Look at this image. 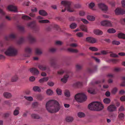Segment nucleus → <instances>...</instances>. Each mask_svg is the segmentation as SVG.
Here are the masks:
<instances>
[{"instance_id": "59", "label": "nucleus", "mask_w": 125, "mask_h": 125, "mask_svg": "<svg viewBox=\"0 0 125 125\" xmlns=\"http://www.w3.org/2000/svg\"><path fill=\"white\" fill-rule=\"evenodd\" d=\"M74 8L76 9H79L81 7V5L79 4H75L74 5Z\"/></svg>"}, {"instance_id": "11", "label": "nucleus", "mask_w": 125, "mask_h": 125, "mask_svg": "<svg viewBox=\"0 0 125 125\" xmlns=\"http://www.w3.org/2000/svg\"><path fill=\"white\" fill-rule=\"evenodd\" d=\"M115 14L117 15H123L125 14V10L120 8H117L115 10Z\"/></svg>"}, {"instance_id": "61", "label": "nucleus", "mask_w": 125, "mask_h": 125, "mask_svg": "<svg viewBox=\"0 0 125 125\" xmlns=\"http://www.w3.org/2000/svg\"><path fill=\"white\" fill-rule=\"evenodd\" d=\"M117 88H115L112 90L111 93L113 94H115L117 92Z\"/></svg>"}, {"instance_id": "29", "label": "nucleus", "mask_w": 125, "mask_h": 125, "mask_svg": "<svg viewBox=\"0 0 125 125\" xmlns=\"http://www.w3.org/2000/svg\"><path fill=\"white\" fill-rule=\"evenodd\" d=\"M73 120V118L72 117L70 116H67L66 117L65 120L66 122H72Z\"/></svg>"}, {"instance_id": "16", "label": "nucleus", "mask_w": 125, "mask_h": 125, "mask_svg": "<svg viewBox=\"0 0 125 125\" xmlns=\"http://www.w3.org/2000/svg\"><path fill=\"white\" fill-rule=\"evenodd\" d=\"M61 3L63 4L67 8L70 7L71 2L70 1H62L61 2Z\"/></svg>"}, {"instance_id": "52", "label": "nucleus", "mask_w": 125, "mask_h": 125, "mask_svg": "<svg viewBox=\"0 0 125 125\" xmlns=\"http://www.w3.org/2000/svg\"><path fill=\"white\" fill-rule=\"evenodd\" d=\"M24 97L26 100L29 101H32L33 100V98L31 96L27 97L25 96H24Z\"/></svg>"}, {"instance_id": "36", "label": "nucleus", "mask_w": 125, "mask_h": 125, "mask_svg": "<svg viewBox=\"0 0 125 125\" xmlns=\"http://www.w3.org/2000/svg\"><path fill=\"white\" fill-rule=\"evenodd\" d=\"M36 98L39 100H41L44 98V96L41 94H37L36 96Z\"/></svg>"}, {"instance_id": "33", "label": "nucleus", "mask_w": 125, "mask_h": 125, "mask_svg": "<svg viewBox=\"0 0 125 125\" xmlns=\"http://www.w3.org/2000/svg\"><path fill=\"white\" fill-rule=\"evenodd\" d=\"M118 37L119 39H125V34L122 33H119L118 34Z\"/></svg>"}, {"instance_id": "51", "label": "nucleus", "mask_w": 125, "mask_h": 125, "mask_svg": "<svg viewBox=\"0 0 125 125\" xmlns=\"http://www.w3.org/2000/svg\"><path fill=\"white\" fill-rule=\"evenodd\" d=\"M89 49L92 51H97L98 50V48L95 47H90Z\"/></svg>"}, {"instance_id": "28", "label": "nucleus", "mask_w": 125, "mask_h": 125, "mask_svg": "<svg viewBox=\"0 0 125 125\" xmlns=\"http://www.w3.org/2000/svg\"><path fill=\"white\" fill-rule=\"evenodd\" d=\"M80 28L82 31L87 32V29L86 26L83 24H81L80 26Z\"/></svg>"}, {"instance_id": "48", "label": "nucleus", "mask_w": 125, "mask_h": 125, "mask_svg": "<svg viewBox=\"0 0 125 125\" xmlns=\"http://www.w3.org/2000/svg\"><path fill=\"white\" fill-rule=\"evenodd\" d=\"M67 50L69 51L77 53L78 52V51L77 50L73 49L71 48H68Z\"/></svg>"}, {"instance_id": "40", "label": "nucleus", "mask_w": 125, "mask_h": 125, "mask_svg": "<svg viewBox=\"0 0 125 125\" xmlns=\"http://www.w3.org/2000/svg\"><path fill=\"white\" fill-rule=\"evenodd\" d=\"M32 30L35 32H37L39 31L40 28L39 27H37L36 25Z\"/></svg>"}, {"instance_id": "45", "label": "nucleus", "mask_w": 125, "mask_h": 125, "mask_svg": "<svg viewBox=\"0 0 125 125\" xmlns=\"http://www.w3.org/2000/svg\"><path fill=\"white\" fill-rule=\"evenodd\" d=\"M64 94L65 96L67 97H69L70 95L69 91L67 90H66L65 91Z\"/></svg>"}, {"instance_id": "35", "label": "nucleus", "mask_w": 125, "mask_h": 125, "mask_svg": "<svg viewBox=\"0 0 125 125\" xmlns=\"http://www.w3.org/2000/svg\"><path fill=\"white\" fill-rule=\"evenodd\" d=\"M125 115L123 113H121L120 114L118 115V118L119 120H122L124 118Z\"/></svg>"}, {"instance_id": "20", "label": "nucleus", "mask_w": 125, "mask_h": 125, "mask_svg": "<svg viewBox=\"0 0 125 125\" xmlns=\"http://www.w3.org/2000/svg\"><path fill=\"white\" fill-rule=\"evenodd\" d=\"M38 68L42 71H45L47 69L48 67L46 65H38Z\"/></svg>"}, {"instance_id": "64", "label": "nucleus", "mask_w": 125, "mask_h": 125, "mask_svg": "<svg viewBox=\"0 0 125 125\" xmlns=\"http://www.w3.org/2000/svg\"><path fill=\"white\" fill-rule=\"evenodd\" d=\"M122 79L124 81L121 84V86H125V77H123L122 78Z\"/></svg>"}, {"instance_id": "15", "label": "nucleus", "mask_w": 125, "mask_h": 125, "mask_svg": "<svg viewBox=\"0 0 125 125\" xmlns=\"http://www.w3.org/2000/svg\"><path fill=\"white\" fill-rule=\"evenodd\" d=\"M36 25V22L34 21L28 23L27 24V26L28 27L32 29Z\"/></svg>"}, {"instance_id": "25", "label": "nucleus", "mask_w": 125, "mask_h": 125, "mask_svg": "<svg viewBox=\"0 0 125 125\" xmlns=\"http://www.w3.org/2000/svg\"><path fill=\"white\" fill-rule=\"evenodd\" d=\"M20 108L19 107H17L13 112V115L14 116H17L19 113V110Z\"/></svg>"}, {"instance_id": "27", "label": "nucleus", "mask_w": 125, "mask_h": 125, "mask_svg": "<svg viewBox=\"0 0 125 125\" xmlns=\"http://www.w3.org/2000/svg\"><path fill=\"white\" fill-rule=\"evenodd\" d=\"M88 92L92 94H95L94 89L92 88H89L88 89Z\"/></svg>"}, {"instance_id": "41", "label": "nucleus", "mask_w": 125, "mask_h": 125, "mask_svg": "<svg viewBox=\"0 0 125 125\" xmlns=\"http://www.w3.org/2000/svg\"><path fill=\"white\" fill-rule=\"evenodd\" d=\"M77 26V24L75 23H71L70 25V27L71 29H73L76 28Z\"/></svg>"}, {"instance_id": "47", "label": "nucleus", "mask_w": 125, "mask_h": 125, "mask_svg": "<svg viewBox=\"0 0 125 125\" xmlns=\"http://www.w3.org/2000/svg\"><path fill=\"white\" fill-rule=\"evenodd\" d=\"M46 93L48 95H52L53 93V91L50 89H48L46 91Z\"/></svg>"}, {"instance_id": "30", "label": "nucleus", "mask_w": 125, "mask_h": 125, "mask_svg": "<svg viewBox=\"0 0 125 125\" xmlns=\"http://www.w3.org/2000/svg\"><path fill=\"white\" fill-rule=\"evenodd\" d=\"M21 18L23 20L26 21L32 20L31 17L26 15H23L21 17Z\"/></svg>"}, {"instance_id": "57", "label": "nucleus", "mask_w": 125, "mask_h": 125, "mask_svg": "<svg viewBox=\"0 0 125 125\" xmlns=\"http://www.w3.org/2000/svg\"><path fill=\"white\" fill-rule=\"evenodd\" d=\"M87 71L89 73H91L94 72V71L93 70L89 68H88L87 69Z\"/></svg>"}, {"instance_id": "6", "label": "nucleus", "mask_w": 125, "mask_h": 125, "mask_svg": "<svg viewBox=\"0 0 125 125\" xmlns=\"http://www.w3.org/2000/svg\"><path fill=\"white\" fill-rule=\"evenodd\" d=\"M112 22L110 21L104 20L101 22L102 25L106 27H112L113 26Z\"/></svg>"}, {"instance_id": "32", "label": "nucleus", "mask_w": 125, "mask_h": 125, "mask_svg": "<svg viewBox=\"0 0 125 125\" xmlns=\"http://www.w3.org/2000/svg\"><path fill=\"white\" fill-rule=\"evenodd\" d=\"M48 79V77H44L40 79L39 82L40 83H42L44 82L47 81Z\"/></svg>"}, {"instance_id": "1", "label": "nucleus", "mask_w": 125, "mask_h": 125, "mask_svg": "<svg viewBox=\"0 0 125 125\" xmlns=\"http://www.w3.org/2000/svg\"><path fill=\"white\" fill-rule=\"evenodd\" d=\"M46 107L47 110L51 113L57 112L60 109V104L59 103L54 100L49 101L46 104Z\"/></svg>"}, {"instance_id": "31", "label": "nucleus", "mask_w": 125, "mask_h": 125, "mask_svg": "<svg viewBox=\"0 0 125 125\" xmlns=\"http://www.w3.org/2000/svg\"><path fill=\"white\" fill-rule=\"evenodd\" d=\"M33 90L34 92H37L39 93L41 92V88L38 86H34L33 88Z\"/></svg>"}, {"instance_id": "7", "label": "nucleus", "mask_w": 125, "mask_h": 125, "mask_svg": "<svg viewBox=\"0 0 125 125\" xmlns=\"http://www.w3.org/2000/svg\"><path fill=\"white\" fill-rule=\"evenodd\" d=\"M7 9L9 11H13L15 12H18L17 7L13 5H9L7 7Z\"/></svg>"}, {"instance_id": "44", "label": "nucleus", "mask_w": 125, "mask_h": 125, "mask_svg": "<svg viewBox=\"0 0 125 125\" xmlns=\"http://www.w3.org/2000/svg\"><path fill=\"white\" fill-rule=\"evenodd\" d=\"M76 69L78 70H81L83 67V65L82 64H77L76 65Z\"/></svg>"}, {"instance_id": "43", "label": "nucleus", "mask_w": 125, "mask_h": 125, "mask_svg": "<svg viewBox=\"0 0 125 125\" xmlns=\"http://www.w3.org/2000/svg\"><path fill=\"white\" fill-rule=\"evenodd\" d=\"M107 32L110 33H114L116 32V31L113 28H110L108 30Z\"/></svg>"}, {"instance_id": "49", "label": "nucleus", "mask_w": 125, "mask_h": 125, "mask_svg": "<svg viewBox=\"0 0 125 125\" xmlns=\"http://www.w3.org/2000/svg\"><path fill=\"white\" fill-rule=\"evenodd\" d=\"M78 117L81 118L84 117L85 116V114L83 112H79L78 113Z\"/></svg>"}, {"instance_id": "54", "label": "nucleus", "mask_w": 125, "mask_h": 125, "mask_svg": "<svg viewBox=\"0 0 125 125\" xmlns=\"http://www.w3.org/2000/svg\"><path fill=\"white\" fill-rule=\"evenodd\" d=\"M47 84L50 86L52 87L54 85V83L53 82L50 81L47 82Z\"/></svg>"}, {"instance_id": "21", "label": "nucleus", "mask_w": 125, "mask_h": 125, "mask_svg": "<svg viewBox=\"0 0 125 125\" xmlns=\"http://www.w3.org/2000/svg\"><path fill=\"white\" fill-rule=\"evenodd\" d=\"M39 14L40 15L45 16L48 15L47 13L44 10H40L39 11Z\"/></svg>"}, {"instance_id": "55", "label": "nucleus", "mask_w": 125, "mask_h": 125, "mask_svg": "<svg viewBox=\"0 0 125 125\" xmlns=\"http://www.w3.org/2000/svg\"><path fill=\"white\" fill-rule=\"evenodd\" d=\"M56 92L57 94L58 95H61L62 94V90L58 88H57L56 90Z\"/></svg>"}, {"instance_id": "22", "label": "nucleus", "mask_w": 125, "mask_h": 125, "mask_svg": "<svg viewBox=\"0 0 125 125\" xmlns=\"http://www.w3.org/2000/svg\"><path fill=\"white\" fill-rule=\"evenodd\" d=\"M82 85V82H77L74 83L73 84V86L75 88H77L81 86Z\"/></svg>"}, {"instance_id": "50", "label": "nucleus", "mask_w": 125, "mask_h": 125, "mask_svg": "<svg viewBox=\"0 0 125 125\" xmlns=\"http://www.w3.org/2000/svg\"><path fill=\"white\" fill-rule=\"evenodd\" d=\"M38 22L39 23H49V21L48 20H39Z\"/></svg>"}, {"instance_id": "13", "label": "nucleus", "mask_w": 125, "mask_h": 125, "mask_svg": "<svg viewBox=\"0 0 125 125\" xmlns=\"http://www.w3.org/2000/svg\"><path fill=\"white\" fill-rule=\"evenodd\" d=\"M16 37V35L14 33H11L10 34L8 37H5V39L7 41L12 40L15 38Z\"/></svg>"}, {"instance_id": "14", "label": "nucleus", "mask_w": 125, "mask_h": 125, "mask_svg": "<svg viewBox=\"0 0 125 125\" xmlns=\"http://www.w3.org/2000/svg\"><path fill=\"white\" fill-rule=\"evenodd\" d=\"M116 107L113 104L110 105L107 108L108 110L110 112H112L116 110Z\"/></svg>"}, {"instance_id": "58", "label": "nucleus", "mask_w": 125, "mask_h": 125, "mask_svg": "<svg viewBox=\"0 0 125 125\" xmlns=\"http://www.w3.org/2000/svg\"><path fill=\"white\" fill-rule=\"evenodd\" d=\"M92 58H93L95 61L97 63H99L100 62V60L94 56H92Z\"/></svg>"}, {"instance_id": "56", "label": "nucleus", "mask_w": 125, "mask_h": 125, "mask_svg": "<svg viewBox=\"0 0 125 125\" xmlns=\"http://www.w3.org/2000/svg\"><path fill=\"white\" fill-rule=\"evenodd\" d=\"M117 61V60L115 59H110L108 61H107V62H112L114 63H116Z\"/></svg>"}, {"instance_id": "63", "label": "nucleus", "mask_w": 125, "mask_h": 125, "mask_svg": "<svg viewBox=\"0 0 125 125\" xmlns=\"http://www.w3.org/2000/svg\"><path fill=\"white\" fill-rule=\"evenodd\" d=\"M110 56L111 57H118V56L117 55L114 53L111 54H110Z\"/></svg>"}, {"instance_id": "38", "label": "nucleus", "mask_w": 125, "mask_h": 125, "mask_svg": "<svg viewBox=\"0 0 125 125\" xmlns=\"http://www.w3.org/2000/svg\"><path fill=\"white\" fill-rule=\"evenodd\" d=\"M31 117L34 119H38L40 118V117L37 115L33 114L31 115Z\"/></svg>"}, {"instance_id": "24", "label": "nucleus", "mask_w": 125, "mask_h": 125, "mask_svg": "<svg viewBox=\"0 0 125 125\" xmlns=\"http://www.w3.org/2000/svg\"><path fill=\"white\" fill-rule=\"evenodd\" d=\"M69 77V76L67 75H64L63 77L61 79V81L63 83H65L67 81V79Z\"/></svg>"}, {"instance_id": "34", "label": "nucleus", "mask_w": 125, "mask_h": 125, "mask_svg": "<svg viewBox=\"0 0 125 125\" xmlns=\"http://www.w3.org/2000/svg\"><path fill=\"white\" fill-rule=\"evenodd\" d=\"M18 77L16 75H15L12 76L11 78V81L13 82H16L18 80Z\"/></svg>"}, {"instance_id": "3", "label": "nucleus", "mask_w": 125, "mask_h": 125, "mask_svg": "<svg viewBox=\"0 0 125 125\" xmlns=\"http://www.w3.org/2000/svg\"><path fill=\"white\" fill-rule=\"evenodd\" d=\"M18 49L14 47L10 46L5 52V54L7 56H15L18 55Z\"/></svg>"}, {"instance_id": "17", "label": "nucleus", "mask_w": 125, "mask_h": 125, "mask_svg": "<svg viewBox=\"0 0 125 125\" xmlns=\"http://www.w3.org/2000/svg\"><path fill=\"white\" fill-rule=\"evenodd\" d=\"M27 38L31 43H33L36 41V39L32 35L30 34L28 35Z\"/></svg>"}, {"instance_id": "10", "label": "nucleus", "mask_w": 125, "mask_h": 125, "mask_svg": "<svg viewBox=\"0 0 125 125\" xmlns=\"http://www.w3.org/2000/svg\"><path fill=\"white\" fill-rule=\"evenodd\" d=\"M98 6L102 10L105 12L108 10L107 7L104 3H99L98 4Z\"/></svg>"}, {"instance_id": "62", "label": "nucleus", "mask_w": 125, "mask_h": 125, "mask_svg": "<svg viewBox=\"0 0 125 125\" xmlns=\"http://www.w3.org/2000/svg\"><path fill=\"white\" fill-rule=\"evenodd\" d=\"M55 43L56 45H61L63 43V42L59 41H56Z\"/></svg>"}, {"instance_id": "37", "label": "nucleus", "mask_w": 125, "mask_h": 125, "mask_svg": "<svg viewBox=\"0 0 125 125\" xmlns=\"http://www.w3.org/2000/svg\"><path fill=\"white\" fill-rule=\"evenodd\" d=\"M36 53L38 55H40L42 53L41 49L40 48H37L35 49Z\"/></svg>"}, {"instance_id": "9", "label": "nucleus", "mask_w": 125, "mask_h": 125, "mask_svg": "<svg viewBox=\"0 0 125 125\" xmlns=\"http://www.w3.org/2000/svg\"><path fill=\"white\" fill-rule=\"evenodd\" d=\"M98 6L102 10L105 12L108 10L107 7L104 3H99L98 4Z\"/></svg>"}, {"instance_id": "53", "label": "nucleus", "mask_w": 125, "mask_h": 125, "mask_svg": "<svg viewBox=\"0 0 125 125\" xmlns=\"http://www.w3.org/2000/svg\"><path fill=\"white\" fill-rule=\"evenodd\" d=\"M112 43L113 45H118L120 44V42L119 41L114 40L112 42Z\"/></svg>"}, {"instance_id": "19", "label": "nucleus", "mask_w": 125, "mask_h": 125, "mask_svg": "<svg viewBox=\"0 0 125 125\" xmlns=\"http://www.w3.org/2000/svg\"><path fill=\"white\" fill-rule=\"evenodd\" d=\"M3 96L6 98L9 99L12 97L11 94L10 93L8 92H4L3 94Z\"/></svg>"}, {"instance_id": "42", "label": "nucleus", "mask_w": 125, "mask_h": 125, "mask_svg": "<svg viewBox=\"0 0 125 125\" xmlns=\"http://www.w3.org/2000/svg\"><path fill=\"white\" fill-rule=\"evenodd\" d=\"M25 50L26 52L29 54L31 53L32 52V49L29 47H26L25 49Z\"/></svg>"}, {"instance_id": "23", "label": "nucleus", "mask_w": 125, "mask_h": 125, "mask_svg": "<svg viewBox=\"0 0 125 125\" xmlns=\"http://www.w3.org/2000/svg\"><path fill=\"white\" fill-rule=\"evenodd\" d=\"M25 39L24 37H20L17 42L18 44L20 45L23 43L25 41Z\"/></svg>"}, {"instance_id": "8", "label": "nucleus", "mask_w": 125, "mask_h": 125, "mask_svg": "<svg viewBox=\"0 0 125 125\" xmlns=\"http://www.w3.org/2000/svg\"><path fill=\"white\" fill-rule=\"evenodd\" d=\"M98 6L102 10L105 12L108 10L107 7L104 3H99L98 4Z\"/></svg>"}, {"instance_id": "18", "label": "nucleus", "mask_w": 125, "mask_h": 125, "mask_svg": "<svg viewBox=\"0 0 125 125\" xmlns=\"http://www.w3.org/2000/svg\"><path fill=\"white\" fill-rule=\"evenodd\" d=\"M30 71L31 73L35 74L38 75L39 73V72L38 70L35 68H31L30 69Z\"/></svg>"}, {"instance_id": "60", "label": "nucleus", "mask_w": 125, "mask_h": 125, "mask_svg": "<svg viewBox=\"0 0 125 125\" xmlns=\"http://www.w3.org/2000/svg\"><path fill=\"white\" fill-rule=\"evenodd\" d=\"M101 83V81L99 80L97 81H95L94 82H92L90 84L92 85H94L95 84H97L100 83Z\"/></svg>"}, {"instance_id": "2", "label": "nucleus", "mask_w": 125, "mask_h": 125, "mask_svg": "<svg viewBox=\"0 0 125 125\" xmlns=\"http://www.w3.org/2000/svg\"><path fill=\"white\" fill-rule=\"evenodd\" d=\"M88 108L91 110L100 111L103 109L104 106L100 102H94L88 105Z\"/></svg>"}, {"instance_id": "4", "label": "nucleus", "mask_w": 125, "mask_h": 125, "mask_svg": "<svg viewBox=\"0 0 125 125\" xmlns=\"http://www.w3.org/2000/svg\"><path fill=\"white\" fill-rule=\"evenodd\" d=\"M74 98L76 101L80 102L84 101L87 99L86 96L83 93L76 94Z\"/></svg>"}, {"instance_id": "39", "label": "nucleus", "mask_w": 125, "mask_h": 125, "mask_svg": "<svg viewBox=\"0 0 125 125\" xmlns=\"http://www.w3.org/2000/svg\"><path fill=\"white\" fill-rule=\"evenodd\" d=\"M87 18L88 20L92 21H94L95 19V17L92 16H88Z\"/></svg>"}, {"instance_id": "12", "label": "nucleus", "mask_w": 125, "mask_h": 125, "mask_svg": "<svg viewBox=\"0 0 125 125\" xmlns=\"http://www.w3.org/2000/svg\"><path fill=\"white\" fill-rule=\"evenodd\" d=\"M86 41L91 43H95L97 41L96 39L91 37L86 38Z\"/></svg>"}, {"instance_id": "5", "label": "nucleus", "mask_w": 125, "mask_h": 125, "mask_svg": "<svg viewBox=\"0 0 125 125\" xmlns=\"http://www.w3.org/2000/svg\"><path fill=\"white\" fill-rule=\"evenodd\" d=\"M49 63L51 67H53L54 69L58 68V65L56 64L55 62V59L53 57L50 58L49 60Z\"/></svg>"}, {"instance_id": "26", "label": "nucleus", "mask_w": 125, "mask_h": 125, "mask_svg": "<svg viewBox=\"0 0 125 125\" xmlns=\"http://www.w3.org/2000/svg\"><path fill=\"white\" fill-rule=\"evenodd\" d=\"M94 32L95 34L98 35H101L103 33V32L102 31L98 29L94 30Z\"/></svg>"}, {"instance_id": "46", "label": "nucleus", "mask_w": 125, "mask_h": 125, "mask_svg": "<svg viewBox=\"0 0 125 125\" xmlns=\"http://www.w3.org/2000/svg\"><path fill=\"white\" fill-rule=\"evenodd\" d=\"M103 102L105 104H108L110 103V100L108 98H106L104 99Z\"/></svg>"}]
</instances>
